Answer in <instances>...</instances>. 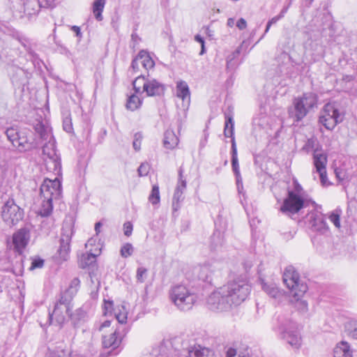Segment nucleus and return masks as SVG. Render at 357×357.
Returning <instances> with one entry per match:
<instances>
[{"label":"nucleus","mask_w":357,"mask_h":357,"mask_svg":"<svg viewBox=\"0 0 357 357\" xmlns=\"http://www.w3.org/2000/svg\"><path fill=\"white\" fill-rule=\"evenodd\" d=\"M345 331L351 337L357 333V319H351L346 322L344 325Z\"/></svg>","instance_id":"58836bf2"},{"label":"nucleus","mask_w":357,"mask_h":357,"mask_svg":"<svg viewBox=\"0 0 357 357\" xmlns=\"http://www.w3.org/2000/svg\"><path fill=\"white\" fill-rule=\"evenodd\" d=\"M226 357H248L241 351H238L236 349L229 348L226 352Z\"/></svg>","instance_id":"de8ad7c7"},{"label":"nucleus","mask_w":357,"mask_h":357,"mask_svg":"<svg viewBox=\"0 0 357 357\" xmlns=\"http://www.w3.org/2000/svg\"><path fill=\"white\" fill-rule=\"evenodd\" d=\"M113 307V302L112 301H107L104 300V314L107 315L109 313H112V310Z\"/></svg>","instance_id":"864d4df0"},{"label":"nucleus","mask_w":357,"mask_h":357,"mask_svg":"<svg viewBox=\"0 0 357 357\" xmlns=\"http://www.w3.org/2000/svg\"><path fill=\"white\" fill-rule=\"evenodd\" d=\"M290 6V3H289L287 6H284L282 10L280 11L279 15L281 17V18H283L285 15V14L287 13L289 8Z\"/></svg>","instance_id":"e2e57ef3"},{"label":"nucleus","mask_w":357,"mask_h":357,"mask_svg":"<svg viewBox=\"0 0 357 357\" xmlns=\"http://www.w3.org/2000/svg\"><path fill=\"white\" fill-rule=\"evenodd\" d=\"M165 90L164 84L153 78L148 79V82L144 88V92H146L147 96H161L164 93Z\"/></svg>","instance_id":"6ab92c4d"},{"label":"nucleus","mask_w":357,"mask_h":357,"mask_svg":"<svg viewBox=\"0 0 357 357\" xmlns=\"http://www.w3.org/2000/svg\"><path fill=\"white\" fill-rule=\"evenodd\" d=\"M236 26L240 30H243L247 27V22L245 19L240 18L236 22Z\"/></svg>","instance_id":"13d9d810"},{"label":"nucleus","mask_w":357,"mask_h":357,"mask_svg":"<svg viewBox=\"0 0 357 357\" xmlns=\"http://www.w3.org/2000/svg\"><path fill=\"white\" fill-rule=\"evenodd\" d=\"M215 268V267L213 263L207 262L196 266L193 269V273L198 280L203 282H211Z\"/></svg>","instance_id":"f3484780"},{"label":"nucleus","mask_w":357,"mask_h":357,"mask_svg":"<svg viewBox=\"0 0 357 357\" xmlns=\"http://www.w3.org/2000/svg\"><path fill=\"white\" fill-rule=\"evenodd\" d=\"M298 98L303 100L304 105L308 109L314 107L317 103V96L312 92L305 93L301 97Z\"/></svg>","instance_id":"cd10ccee"},{"label":"nucleus","mask_w":357,"mask_h":357,"mask_svg":"<svg viewBox=\"0 0 357 357\" xmlns=\"http://www.w3.org/2000/svg\"><path fill=\"white\" fill-rule=\"evenodd\" d=\"M318 145L317 141L315 138H310L306 142L305 144L303 147V149L309 152L311 150L314 151V149H318L316 146Z\"/></svg>","instance_id":"37998d69"},{"label":"nucleus","mask_w":357,"mask_h":357,"mask_svg":"<svg viewBox=\"0 0 357 357\" xmlns=\"http://www.w3.org/2000/svg\"><path fill=\"white\" fill-rule=\"evenodd\" d=\"M137 94L135 93L128 97L126 105L127 109L135 111L141 107L142 99L139 98Z\"/></svg>","instance_id":"c85d7f7f"},{"label":"nucleus","mask_w":357,"mask_h":357,"mask_svg":"<svg viewBox=\"0 0 357 357\" xmlns=\"http://www.w3.org/2000/svg\"><path fill=\"white\" fill-rule=\"evenodd\" d=\"M208 354L209 349L200 345L194 346L188 349L189 357H207Z\"/></svg>","instance_id":"c756f323"},{"label":"nucleus","mask_w":357,"mask_h":357,"mask_svg":"<svg viewBox=\"0 0 357 357\" xmlns=\"http://www.w3.org/2000/svg\"><path fill=\"white\" fill-rule=\"evenodd\" d=\"M309 109L304 105L301 99L296 98L293 102V107L289 108L288 112L290 118L294 121H301L307 114Z\"/></svg>","instance_id":"dca6fc26"},{"label":"nucleus","mask_w":357,"mask_h":357,"mask_svg":"<svg viewBox=\"0 0 357 357\" xmlns=\"http://www.w3.org/2000/svg\"><path fill=\"white\" fill-rule=\"evenodd\" d=\"M327 155L325 153L319 152V149H316L313 153V164L316 169V172H321L326 169Z\"/></svg>","instance_id":"aec40b11"},{"label":"nucleus","mask_w":357,"mask_h":357,"mask_svg":"<svg viewBox=\"0 0 357 357\" xmlns=\"http://www.w3.org/2000/svg\"><path fill=\"white\" fill-rule=\"evenodd\" d=\"M169 298L178 310L188 311L192 308L197 296L186 286L177 284L169 290Z\"/></svg>","instance_id":"0eeeda50"},{"label":"nucleus","mask_w":357,"mask_h":357,"mask_svg":"<svg viewBox=\"0 0 357 357\" xmlns=\"http://www.w3.org/2000/svg\"><path fill=\"white\" fill-rule=\"evenodd\" d=\"M281 19H282L281 17L278 15L277 16L273 17L270 20H268V22H269V24L273 25V24L277 23V22L279 21Z\"/></svg>","instance_id":"0e129e2a"},{"label":"nucleus","mask_w":357,"mask_h":357,"mask_svg":"<svg viewBox=\"0 0 357 357\" xmlns=\"http://www.w3.org/2000/svg\"><path fill=\"white\" fill-rule=\"evenodd\" d=\"M69 310L64 306L54 305V310L49 313V321L50 324L62 326L66 321V315L68 314Z\"/></svg>","instance_id":"a211bd4d"},{"label":"nucleus","mask_w":357,"mask_h":357,"mask_svg":"<svg viewBox=\"0 0 357 357\" xmlns=\"http://www.w3.org/2000/svg\"><path fill=\"white\" fill-rule=\"evenodd\" d=\"M1 216L8 226L13 227L23 219L24 210L17 205L13 199H10L2 207Z\"/></svg>","instance_id":"9b49d317"},{"label":"nucleus","mask_w":357,"mask_h":357,"mask_svg":"<svg viewBox=\"0 0 357 357\" xmlns=\"http://www.w3.org/2000/svg\"><path fill=\"white\" fill-rule=\"evenodd\" d=\"M244 41L242 44L237 47V49L234 51L231 54H229L227 58V69H234L237 66V58L240 55L241 50L243 47Z\"/></svg>","instance_id":"bb28decb"},{"label":"nucleus","mask_w":357,"mask_h":357,"mask_svg":"<svg viewBox=\"0 0 357 357\" xmlns=\"http://www.w3.org/2000/svg\"><path fill=\"white\" fill-rule=\"evenodd\" d=\"M275 321L274 329L280 333L281 338L294 349H299L302 340L296 324L284 314H278Z\"/></svg>","instance_id":"423d86ee"},{"label":"nucleus","mask_w":357,"mask_h":357,"mask_svg":"<svg viewBox=\"0 0 357 357\" xmlns=\"http://www.w3.org/2000/svg\"><path fill=\"white\" fill-rule=\"evenodd\" d=\"M74 234L73 226L71 222H64L61 229L60 245L58 253L60 258L66 261L70 250V241Z\"/></svg>","instance_id":"f8f14e48"},{"label":"nucleus","mask_w":357,"mask_h":357,"mask_svg":"<svg viewBox=\"0 0 357 357\" xmlns=\"http://www.w3.org/2000/svg\"><path fill=\"white\" fill-rule=\"evenodd\" d=\"M225 125L224 135L226 137H231V167L236 178L238 189H240V184L242 185V178L239 170L238 160L237 155V148L234 137V122L231 111L225 113Z\"/></svg>","instance_id":"6e6552de"},{"label":"nucleus","mask_w":357,"mask_h":357,"mask_svg":"<svg viewBox=\"0 0 357 357\" xmlns=\"http://www.w3.org/2000/svg\"><path fill=\"white\" fill-rule=\"evenodd\" d=\"M134 248L131 243H127L124 244L120 250L121 256L123 258H127L132 255Z\"/></svg>","instance_id":"ea45409f"},{"label":"nucleus","mask_w":357,"mask_h":357,"mask_svg":"<svg viewBox=\"0 0 357 357\" xmlns=\"http://www.w3.org/2000/svg\"><path fill=\"white\" fill-rule=\"evenodd\" d=\"M122 310H119V312L115 313V317L118 321L119 326H124L123 324L126 323L127 321V312L123 306H121Z\"/></svg>","instance_id":"79ce46f5"},{"label":"nucleus","mask_w":357,"mask_h":357,"mask_svg":"<svg viewBox=\"0 0 357 357\" xmlns=\"http://www.w3.org/2000/svg\"><path fill=\"white\" fill-rule=\"evenodd\" d=\"M320 178V181L322 185H326L328 183V178H327V174H326V169H324L321 172H317Z\"/></svg>","instance_id":"4d7b16f0"},{"label":"nucleus","mask_w":357,"mask_h":357,"mask_svg":"<svg viewBox=\"0 0 357 357\" xmlns=\"http://www.w3.org/2000/svg\"><path fill=\"white\" fill-rule=\"evenodd\" d=\"M183 170L182 169V167H180L179 168V170H178V183L177 185H181V189L184 191V190L186 188V181L183 179Z\"/></svg>","instance_id":"3c124183"},{"label":"nucleus","mask_w":357,"mask_h":357,"mask_svg":"<svg viewBox=\"0 0 357 357\" xmlns=\"http://www.w3.org/2000/svg\"><path fill=\"white\" fill-rule=\"evenodd\" d=\"M105 5V0H95L93 3V13L98 21H102V13Z\"/></svg>","instance_id":"7c9ffc66"},{"label":"nucleus","mask_w":357,"mask_h":357,"mask_svg":"<svg viewBox=\"0 0 357 357\" xmlns=\"http://www.w3.org/2000/svg\"><path fill=\"white\" fill-rule=\"evenodd\" d=\"M316 203L308 197L306 192L296 179L287 190V196L280 206V211L288 215L298 213L302 208Z\"/></svg>","instance_id":"f03ea898"},{"label":"nucleus","mask_w":357,"mask_h":357,"mask_svg":"<svg viewBox=\"0 0 357 357\" xmlns=\"http://www.w3.org/2000/svg\"><path fill=\"white\" fill-rule=\"evenodd\" d=\"M262 289L263 290L271 297L272 298H278L281 295V292L278 287L273 283L267 284L265 282L262 283Z\"/></svg>","instance_id":"473e14b6"},{"label":"nucleus","mask_w":357,"mask_h":357,"mask_svg":"<svg viewBox=\"0 0 357 357\" xmlns=\"http://www.w3.org/2000/svg\"><path fill=\"white\" fill-rule=\"evenodd\" d=\"M124 234L126 236H130L132 231V225L130 222H126L123 224Z\"/></svg>","instance_id":"5fc2aeb1"},{"label":"nucleus","mask_w":357,"mask_h":357,"mask_svg":"<svg viewBox=\"0 0 357 357\" xmlns=\"http://www.w3.org/2000/svg\"><path fill=\"white\" fill-rule=\"evenodd\" d=\"M44 266V260L41 258H34L32 260L30 270L41 268Z\"/></svg>","instance_id":"8fccbe9b"},{"label":"nucleus","mask_w":357,"mask_h":357,"mask_svg":"<svg viewBox=\"0 0 357 357\" xmlns=\"http://www.w3.org/2000/svg\"><path fill=\"white\" fill-rule=\"evenodd\" d=\"M343 120L344 114L339 111L335 102L326 103L319 118V122L328 130H333Z\"/></svg>","instance_id":"1a4fd4ad"},{"label":"nucleus","mask_w":357,"mask_h":357,"mask_svg":"<svg viewBox=\"0 0 357 357\" xmlns=\"http://www.w3.org/2000/svg\"><path fill=\"white\" fill-rule=\"evenodd\" d=\"M149 78H145L143 75L138 76L133 82V89L135 93H141L144 92L145 85L148 82Z\"/></svg>","instance_id":"2f4dec72"},{"label":"nucleus","mask_w":357,"mask_h":357,"mask_svg":"<svg viewBox=\"0 0 357 357\" xmlns=\"http://www.w3.org/2000/svg\"><path fill=\"white\" fill-rule=\"evenodd\" d=\"M227 25L229 27H232L234 25V18H229L227 20Z\"/></svg>","instance_id":"338daca9"},{"label":"nucleus","mask_w":357,"mask_h":357,"mask_svg":"<svg viewBox=\"0 0 357 357\" xmlns=\"http://www.w3.org/2000/svg\"><path fill=\"white\" fill-rule=\"evenodd\" d=\"M128 329L125 326H119L115 331L109 335L102 336V346L105 349H110L106 354H100L99 357H107L110 355H116L118 352L113 351L116 350L121 344L123 337L126 335Z\"/></svg>","instance_id":"9d476101"},{"label":"nucleus","mask_w":357,"mask_h":357,"mask_svg":"<svg viewBox=\"0 0 357 357\" xmlns=\"http://www.w3.org/2000/svg\"><path fill=\"white\" fill-rule=\"evenodd\" d=\"M340 210L333 211L329 215V220L337 228H340Z\"/></svg>","instance_id":"a19ab883"},{"label":"nucleus","mask_w":357,"mask_h":357,"mask_svg":"<svg viewBox=\"0 0 357 357\" xmlns=\"http://www.w3.org/2000/svg\"><path fill=\"white\" fill-rule=\"evenodd\" d=\"M138 61H139V59H137V56L136 58H135L132 61V63H131V68L133 70V71H135V72L137 71L139 68Z\"/></svg>","instance_id":"052dcab7"},{"label":"nucleus","mask_w":357,"mask_h":357,"mask_svg":"<svg viewBox=\"0 0 357 357\" xmlns=\"http://www.w3.org/2000/svg\"><path fill=\"white\" fill-rule=\"evenodd\" d=\"M250 293V286L242 280L227 282L209 296L208 307L213 311H227L241 305Z\"/></svg>","instance_id":"f257e3e1"},{"label":"nucleus","mask_w":357,"mask_h":357,"mask_svg":"<svg viewBox=\"0 0 357 357\" xmlns=\"http://www.w3.org/2000/svg\"><path fill=\"white\" fill-rule=\"evenodd\" d=\"M211 246L213 249H217L219 246H222L224 240L223 234L220 231H214L211 238Z\"/></svg>","instance_id":"c9c22d12"},{"label":"nucleus","mask_w":357,"mask_h":357,"mask_svg":"<svg viewBox=\"0 0 357 357\" xmlns=\"http://www.w3.org/2000/svg\"><path fill=\"white\" fill-rule=\"evenodd\" d=\"M111 325V321L109 320L105 321L102 324L100 325L98 328V331H101L104 328L109 327Z\"/></svg>","instance_id":"680f3d73"},{"label":"nucleus","mask_w":357,"mask_h":357,"mask_svg":"<svg viewBox=\"0 0 357 357\" xmlns=\"http://www.w3.org/2000/svg\"><path fill=\"white\" fill-rule=\"evenodd\" d=\"M176 96L183 101L187 100L188 102L190 98L189 86L186 82L179 81L176 83Z\"/></svg>","instance_id":"5701e85b"},{"label":"nucleus","mask_w":357,"mask_h":357,"mask_svg":"<svg viewBox=\"0 0 357 357\" xmlns=\"http://www.w3.org/2000/svg\"><path fill=\"white\" fill-rule=\"evenodd\" d=\"M70 319L75 326H78L86 322L88 319V312L83 306L77 309L70 315Z\"/></svg>","instance_id":"412c9836"},{"label":"nucleus","mask_w":357,"mask_h":357,"mask_svg":"<svg viewBox=\"0 0 357 357\" xmlns=\"http://www.w3.org/2000/svg\"><path fill=\"white\" fill-rule=\"evenodd\" d=\"M310 225L313 231L320 234L328 231V227L323 215L320 213L312 212L308 214Z\"/></svg>","instance_id":"2eb2a0df"},{"label":"nucleus","mask_w":357,"mask_h":357,"mask_svg":"<svg viewBox=\"0 0 357 357\" xmlns=\"http://www.w3.org/2000/svg\"><path fill=\"white\" fill-rule=\"evenodd\" d=\"M101 226H102V224H101L100 222H98L96 223V225H95V230H96V234H98V233L100 232V228Z\"/></svg>","instance_id":"774afa93"},{"label":"nucleus","mask_w":357,"mask_h":357,"mask_svg":"<svg viewBox=\"0 0 357 357\" xmlns=\"http://www.w3.org/2000/svg\"><path fill=\"white\" fill-rule=\"evenodd\" d=\"M5 133L8 139L11 142L13 146H15L17 141V138L21 133V130L18 131L14 128H9L6 130Z\"/></svg>","instance_id":"e433bc0d"},{"label":"nucleus","mask_w":357,"mask_h":357,"mask_svg":"<svg viewBox=\"0 0 357 357\" xmlns=\"http://www.w3.org/2000/svg\"><path fill=\"white\" fill-rule=\"evenodd\" d=\"M137 59L140 60L143 67L146 69H151L154 67L155 62L145 50H141L137 54Z\"/></svg>","instance_id":"393cba45"},{"label":"nucleus","mask_w":357,"mask_h":357,"mask_svg":"<svg viewBox=\"0 0 357 357\" xmlns=\"http://www.w3.org/2000/svg\"><path fill=\"white\" fill-rule=\"evenodd\" d=\"M149 170H150L149 164L148 162H143L139 167L137 172H138L139 176H145L149 174Z\"/></svg>","instance_id":"a18cd8bd"},{"label":"nucleus","mask_w":357,"mask_h":357,"mask_svg":"<svg viewBox=\"0 0 357 357\" xmlns=\"http://www.w3.org/2000/svg\"><path fill=\"white\" fill-rule=\"evenodd\" d=\"M63 130L67 132H71L73 131V126L71 123V119L68 118H66L63 122Z\"/></svg>","instance_id":"603ef678"},{"label":"nucleus","mask_w":357,"mask_h":357,"mask_svg":"<svg viewBox=\"0 0 357 357\" xmlns=\"http://www.w3.org/2000/svg\"><path fill=\"white\" fill-rule=\"evenodd\" d=\"M160 199L159 187L158 185H154L149 196V200L153 205H155L160 202Z\"/></svg>","instance_id":"4c0bfd02"},{"label":"nucleus","mask_w":357,"mask_h":357,"mask_svg":"<svg viewBox=\"0 0 357 357\" xmlns=\"http://www.w3.org/2000/svg\"><path fill=\"white\" fill-rule=\"evenodd\" d=\"M96 261V255L93 253H87L83 255L80 260V266L84 268L87 266H93Z\"/></svg>","instance_id":"72a5a7b5"},{"label":"nucleus","mask_w":357,"mask_h":357,"mask_svg":"<svg viewBox=\"0 0 357 357\" xmlns=\"http://www.w3.org/2000/svg\"><path fill=\"white\" fill-rule=\"evenodd\" d=\"M178 142V139L173 130H167L165 132L163 144L166 149H172L174 148Z\"/></svg>","instance_id":"b1692460"},{"label":"nucleus","mask_w":357,"mask_h":357,"mask_svg":"<svg viewBox=\"0 0 357 357\" xmlns=\"http://www.w3.org/2000/svg\"><path fill=\"white\" fill-rule=\"evenodd\" d=\"M61 195V183L58 178L45 179L40 188L42 203L39 214L44 217L50 215L53 209L52 201L59 199Z\"/></svg>","instance_id":"39448f33"},{"label":"nucleus","mask_w":357,"mask_h":357,"mask_svg":"<svg viewBox=\"0 0 357 357\" xmlns=\"http://www.w3.org/2000/svg\"><path fill=\"white\" fill-rule=\"evenodd\" d=\"M283 282L290 291L293 299L291 302L296 303V307L301 311L307 310V303L301 299L307 290L306 283L300 279L298 273L292 266H287L284 271Z\"/></svg>","instance_id":"20e7f679"},{"label":"nucleus","mask_w":357,"mask_h":357,"mask_svg":"<svg viewBox=\"0 0 357 357\" xmlns=\"http://www.w3.org/2000/svg\"><path fill=\"white\" fill-rule=\"evenodd\" d=\"M147 273V269L144 267H139L137 271V280L142 283L144 282Z\"/></svg>","instance_id":"49530a36"},{"label":"nucleus","mask_w":357,"mask_h":357,"mask_svg":"<svg viewBox=\"0 0 357 357\" xmlns=\"http://www.w3.org/2000/svg\"><path fill=\"white\" fill-rule=\"evenodd\" d=\"M142 134L137 132L134 135V140L132 142L133 148L135 151H139L141 148Z\"/></svg>","instance_id":"09e8293b"},{"label":"nucleus","mask_w":357,"mask_h":357,"mask_svg":"<svg viewBox=\"0 0 357 357\" xmlns=\"http://www.w3.org/2000/svg\"><path fill=\"white\" fill-rule=\"evenodd\" d=\"M35 131L40 139L47 142L43 146V154L47 155L45 159L48 168L59 172L61 169V159L56 154L55 139L51 128L41 121H38L33 126Z\"/></svg>","instance_id":"7ed1b4c3"},{"label":"nucleus","mask_w":357,"mask_h":357,"mask_svg":"<svg viewBox=\"0 0 357 357\" xmlns=\"http://www.w3.org/2000/svg\"><path fill=\"white\" fill-rule=\"evenodd\" d=\"M47 357H69V352L64 349H57L50 351L47 354Z\"/></svg>","instance_id":"c03bdc74"},{"label":"nucleus","mask_w":357,"mask_h":357,"mask_svg":"<svg viewBox=\"0 0 357 357\" xmlns=\"http://www.w3.org/2000/svg\"><path fill=\"white\" fill-rule=\"evenodd\" d=\"M31 131L28 129L21 130L15 147L20 152L29 151L34 147Z\"/></svg>","instance_id":"4468645a"},{"label":"nucleus","mask_w":357,"mask_h":357,"mask_svg":"<svg viewBox=\"0 0 357 357\" xmlns=\"http://www.w3.org/2000/svg\"><path fill=\"white\" fill-rule=\"evenodd\" d=\"M30 236V231L26 227L21 228L15 231L12 238L14 251L19 255H22L29 242Z\"/></svg>","instance_id":"ddd939ff"},{"label":"nucleus","mask_w":357,"mask_h":357,"mask_svg":"<svg viewBox=\"0 0 357 357\" xmlns=\"http://www.w3.org/2000/svg\"><path fill=\"white\" fill-rule=\"evenodd\" d=\"M183 191L181 189V185H177L172 199V207L174 211L179 208V202L183 199L182 195Z\"/></svg>","instance_id":"f704fd0d"},{"label":"nucleus","mask_w":357,"mask_h":357,"mask_svg":"<svg viewBox=\"0 0 357 357\" xmlns=\"http://www.w3.org/2000/svg\"><path fill=\"white\" fill-rule=\"evenodd\" d=\"M73 298V293H70V290H66L64 292L61 294L59 300L56 303V305L64 306L69 310L71 308V301Z\"/></svg>","instance_id":"a878e982"},{"label":"nucleus","mask_w":357,"mask_h":357,"mask_svg":"<svg viewBox=\"0 0 357 357\" xmlns=\"http://www.w3.org/2000/svg\"><path fill=\"white\" fill-rule=\"evenodd\" d=\"M333 356L334 357H352L349 344L345 341L338 343L334 348Z\"/></svg>","instance_id":"4be33fe9"},{"label":"nucleus","mask_w":357,"mask_h":357,"mask_svg":"<svg viewBox=\"0 0 357 357\" xmlns=\"http://www.w3.org/2000/svg\"><path fill=\"white\" fill-rule=\"evenodd\" d=\"M195 40L199 43L201 44V47H202V49H201V51H200V53L199 54L200 55H202L204 54L205 52H206V49H205V45H204V38L200 36V35H196L195 36Z\"/></svg>","instance_id":"6e6d98bb"},{"label":"nucleus","mask_w":357,"mask_h":357,"mask_svg":"<svg viewBox=\"0 0 357 357\" xmlns=\"http://www.w3.org/2000/svg\"><path fill=\"white\" fill-rule=\"evenodd\" d=\"M79 282H80V281L78 278H74L71 281L70 285L67 290H70V293L73 294V288L78 287L79 284Z\"/></svg>","instance_id":"bf43d9fd"},{"label":"nucleus","mask_w":357,"mask_h":357,"mask_svg":"<svg viewBox=\"0 0 357 357\" xmlns=\"http://www.w3.org/2000/svg\"><path fill=\"white\" fill-rule=\"evenodd\" d=\"M72 30L75 32L77 36H78V37L82 36V33L80 31V28L79 26H72Z\"/></svg>","instance_id":"69168bd1"}]
</instances>
